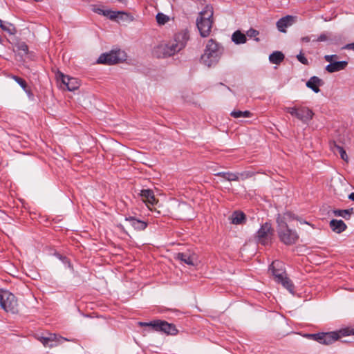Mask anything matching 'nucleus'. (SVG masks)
<instances>
[{
  "label": "nucleus",
  "mask_w": 354,
  "mask_h": 354,
  "mask_svg": "<svg viewBox=\"0 0 354 354\" xmlns=\"http://www.w3.org/2000/svg\"><path fill=\"white\" fill-rule=\"evenodd\" d=\"M189 36L187 31L176 34L174 39L166 44H161L153 50V55L157 58L170 57L185 48Z\"/></svg>",
  "instance_id": "nucleus-1"
},
{
  "label": "nucleus",
  "mask_w": 354,
  "mask_h": 354,
  "mask_svg": "<svg viewBox=\"0 0 354 354\" xmlns=\"http://www.w3.org/2000/svg\"><path fill=\"white\" fill-rule=\"evenodd\" d=\"M294 219L293 215L290 212H286L283 214H279L277 218V233L279 237L283 243L286 245L294 244L299 236L297 232L290 229L287 225L288 222Z\"/></svg>",
  "instance_id": "nucleus-2"
},
{
  "label": "nucleus",
  "mask_w": 354,
  "mask_h": 354,
  "mask_svg": "<svg viewBox=\"0 0 354 354\" xmlns=\"http://www.w3.org/2000/svg\"><path fill=\"white\" fill-rule=\"evenodd\" d=\"M354 335V328L347 327L339 330L338 332L322 333L317 334H308L307 337L317 342L329 345L335 342L339 338L344 336Z\"/></svg>",
  "instance_id": "nucleus-3"
},
{
  "label": "nucleus",
  "mask_w": 354,
  "mask_h": 354,
  "mask_svg": "<svg viewBox=\"0 0 354 354\" xmlns=\"http://www.w3.org/2000/svg\"><path fill=\"white\" fill-rule=\"evenodd\" d=\"M222 53L223 50L219 44L214 39H210L205 45L204 54L201 57V59L205 65L210 67L218 62Z\"/></svg>",
  "instance_id": "nucleus-4"
},
{
  "label": "nucleus",
  "mask_w": 354,
  "mask_h": 354,
  "mask_svg": "<svg viewBox=\"0 0 354 354\" xmlns=\"http://www.w3.org/2000/svg\"><path fill=\"white\" fill-rule=\"evenodd\" d=\"M270 270H271L277 282L281 283L291 294H294V286L290 280L287 278L281 262L279 261H273L270 267Z\"/></svg>",
  "instance_id": "nucleus-5"
},
{
  "label": "nucleus",
  "mask_w": 354,
  "mask_h": 354,
  "mask_svg": "<svg viewBox=\"0 0 354 354\" xmlns=\"http://www.w3.org/2000/svg\"><path fill=\"white\" fill-rule=\"evenodd\" d=\"M213 15V7L210 4H205L201 10V37L209 35L214 23Z\"/></svg>",
  "instance_id": "nucleus-6"
},
{
  "label": "nucleus",
  "mask_w": 354,
  "mask_h": 354,
  "mask_svg": "<svg viewBox=\"0 0 354 354\" xmlns=\"http://www.w3.org/2000/svg\"><path fill=\"white\" fill-rule=\"evenodd\" d=\"M284 110L304 124H308L314 115L313 111L306 106L295 105L292 107H286Z\"/></svg>",
  "instance_id": "nucleus-7"
},
{
  "label": "nucleus",
  "mask_w": 354,
  "mask_h": 354,
  "mask_svg": "<svg viewBox=\"0 0 354 354\" xmlns=\"http://www.w3.org/2000/svg\"><path fill=\"white\" fill-rule=\"evenodd\" d=\"M0 306L7 313L18 312V304L15 296L8 290H0Z\"/></svg>",
  "instance_id": "nucleus-8"
},
{
  "label": "nucleus",
  "mask_w": 354,
  "mask_h": 354,
  "mask_svg": "<svg viewBox=\"0 0 354 354\" xmlns=\"http://www.w3.org/2000/svg\"><path fill=\"white\" fill-rule=\"evenodd\" d=\"M273 236V230L270 223H265L257 231L256 239L258 243L262 245H268L271 242Z\"/></svg>",
  "instance_id": "nucleus-9"
},
{
  "label": "nucleus",
  "mask_w": 354,
  "mask_h": 354,
  "mask_svg": "<svg viewBox=\"0 0 354 354\" xmlns=\"http://www.w3.org/2000/svg\"><path fill=\"white\" fill-rule=\"evenodd\" d=\"M122 53L120 50H112L108 53L102 54L98 59L97 63L99 64H114L119 62L122 57L120 55Z\"/></svg>",
  "instance_id": "nucleus-10"
},
{
  "label": "nucleus",
  "mask_w": 354,
  "mask_h": 354,
  "mask_svg": "<svg viewBox=\"0 0 354 354\" xmlns=\"http://www.w3.org/2000/svg\"><path fill=\"white\" fill-rule=\"evenodd\" d=\"M153 330L156 331H162L168 335H175L177 330L174 325L169 324L165 321L157 320L153 324Z\"/></svg>",
  "instance_id": "nucleus-11"
},
{
  "label": "nucleus",
  "mask_w": 354,
  "mask_h": 354,
  "mask_svg": "<svg viewBox=\"0 0 354 354\" xmlns=\"http://www.w3.org/2000/svg\"><path fill=\"white\" fill-rule=\"evenodd\" d=\"M40 341L44 346L52 348L57 346L58 344L62 343L64 341H69V339L57 336L56 334H50L48 337H42Z\"/></svg>",
  "instance_id": "nucleus-12"
},
{
  "label": "nucleus",
  "mask_w": 354,
  "mask_h": 354,
  "mask_svg": "<svg viewBox=\"0 0 354 354\" xmlns=\"http://www.w3.org/2000/svg\"><path fill=\"white\" fill-rule=\"evenodd\" d=\"M59 77L60 78L62 83L66 86L67 90L70 91H73L77 89L80 86V83L76 78L65 75L62 73L59 74Z\"/></svg>",
  "instance_id": "nucleus-13"
},
{
  "label": "nucleus",
  "mask_w": 354,
  "mask_h": 354,
  "mask_svg": "<svg viewBox=\"0 0 354 354\" xmlns=\"http://www.w3.org/2000/svg\"><path fill=\"white\" fill-rule=\"evenodd\" d=\"M140 196L142 200L147 204L148 207L152 210L149 205H153L158 202L154 196L153 192L151 189H143L141 191Z\"/></svg>",
  "instance_id": "nucleus-14"
},
{
  "label": "nucleus",
  "mask_w": 354,
  "mask_h": 354,
  "mask_svg": "<svg viewBox=\"0 0 354 354\" xmlns=\"http://www.w3.org/2000/svg\"><path fill=\"white\" fill-rule=\"evenodd\" d=\"M348 65L346 61H337L330 62L326 66V71L328 73H335L344 70Z\"/></svg>",
  "instance_id": "nucleus-15"
},
{
  "label": "nucleus",
  "mask_w": 354,
  "mask_h": 354,
  "mask_svg": "<svg viewBox=\"0 0 354 354\" xmlns=\"http://www.w3.org/2000/svg\"><path fill=\"white\" fill-rule=\"evenodd\" d=\"M293 17L287 15L282 17L277 22V27L280 32H286V29L290 26L293 24Z\"/></svg>",
  "instance_id": "nucleus-16"
},
{
  "label": "nucleus",
  "mask_w": 354,
  "mask_h": 354,
  "mask_svg": "<svg viewBox=\"0 0 354 354\" xmlns=\"http://www.w3.org/2000/svg\"><path fill=\"white\" fill-rule=\"evenodd\" d=\"M125 220L136 230H144L147 223L145 221L137 219L133 216L126 217Z\"/></svg>",
  "instance_id": "nucleus-17"
},
{
  "label": "nucleus",
  "mask_w": 354,
  "mask_h": 354,
  "mask_svg": "<svg viewBox=\"0 0 354 354\" xmlns=\"http://www.w3.org/2000/svg\"><path fill=\"white\" fill-rule=\"evenodd\" d=\"M322 81L318 77H311L309 80L306 82V86L312 89L315 93H319V87L322 85Z\"/></svg>",
  "instance_id": "nucleus-18"
},
{
  "label": "nucleus",
  "mask_w": 354,
  "mask_h": 354,
  "mask_svg": "<svg viewBox=\"0 0 354 354\" xmlns=\"http://www.w3.org/2000/svg\"><path fill=\"white\" fill-rule=\"evenodd\" d=\"M330 227L331 230L336 233H341L346 228V225L343 221L337 219L330 221Z\"/></svg>",
  "instance_id": "nucleus-19"
},
{
  "label": "nucleus",
  "mask_w": 354,
  "mask_h": 354,
  "mask_svg": "<svg viewBox=\"0 0 354 354\" xmlns=\"http://www.w3.org/2000/svg\"><path fill=\"white\" fill-rule=\"evenodd\" d=\"M231 39L236 45L243 44L247 41L245 35L239 30L233 32Z\"/></svg>",
  "instance_id": "nucleus-20"
},
{
  "label": "nucleus",
  "mask_w": 354,
  "mask_h": 354,
  "mask_svg": "<svg viewBox=\"0 0 354 354\" xmlns=\"http://www.w3.org/2000/svg\"><path fill=\"white\" fill-rule=\"evenodd\" d=\"M216 175L227 181H238L239 180V176H243V174H239L232 172H218Z\"/></svg>",
  "instance_id": "nucleus-21"
},
{
  "label": "nucleus",
  "mask_w": 354,
  "mask_h": 354,
  "mask_svg": "<svg viewBox=\"0 0 354 354\" xmlns=\"http://www.w3.org/2000/svg\"><path fill=\"white\" fill-rule=\"evenodd\" d=\"M230 220L233 224H241L245 221V214L241 212H234L231 215Z\"/></svg>",
  "instance_id": "nucleus-22"
},
{
  "label": "nucleus",
  "mask_w": 354,
  "mask_h": 354,
  "mask_svg": "<svg viewBox=\"0 0 354 354\" xmlns=\"http://www.w3.org/2000/svg\"><path fill=\"white\" fill-rule=\"evenodd\" d=\"M284 59V55L281 52L275 51L269 56V60L272 64H278Z\"/></svg>",
  "instance_id": "nucleus-23"
},
{
  "label": "nucleus",
  "mask_w": 354,
  "mask_h": 354,
  "mask_svg": "<svg viewBox=\"0 0 354 354\" xmlns=\"http://www.w3.org/2000/svg\"><path fill=\"white\" fill-rule=\"evenodd\" d=\"M95 12L104 16H108L111 19H115L118 17V15L124 13L120 11L115 12L111 10H104L102 9H97Z\"/></svg>",
  "instance_id": "nucleus-24"
},
{
  "label": "nucleus",
  "mask_w": 354,
  "mask_h": 354,
  "mask_svg": "<svg viewBox=\"0 0 354 354\" xmlns=\"http://www.w3.org/2000/svg\"><path fill=\"white\" fill-rule=\"evenodd\" d=\"M353 212V208L348 209H337L333 211V214L335 216L342 217L346 219L349 218Z\"/></svg>",
  "instance_id": "nucleus-25"
},
{
  "label": "nucleus",
  "mask_w": 354,
  "mask_h": 354,
  "mask_svg": "<svg viewBox=\"0 0 354 354\" xmlns=\"http://www.w3.org/2000/svg\"><path fill=\"white\" fill-rule=\"evenodd\" d=\"M0 28L3 30L7 32L8 34H10L11 35H14L17 32V29H16L15 26L11 23H8V22L3 23L2 21V26H0Z\"/></svg>",
  "instance_id": "nucleus-26"
},
{
  "label": "nucleus",
  "mask_w": 354,
  "mask_h": 354,
  "mask_svg": "<svg viewBox=\"0 0 354 354\" xmlns=\"http://www.w3.org/2000/svg\"><path fill=\"white\" fill-rule=\"evenodd\" d=\"M231 116H232L234 118H250L252 115V113L249 111H233L230 113Z\"/></svg>",
  "instance_id": "nucleus-27"
},
{
  "label": "nucleus",
  "mask_w": 354,
  "mask_h": 354,
  "mask_svg": "<svg viewBox=\"0 0 354 354\" xmlns=\"http://www.w3.org/2000/svg\"><path fill=\"white\" fill-rule=\"evenodd\" d=\"M176 258L179 259L181 261L185 262V263L188 265L193 264L192 258L185 253H178L176 254Z\"/></svg>",
  "instance_id": "nucleus-28"
},
{
  "label": "nucleus",
  "mask_w": 354,
  "mask_h": 354,
  "mask_svg": "<svg viewBox=\"0 0 354 354\" xmlns=\"http://www.w3.org/2000/svg\"><path fill=\"white\" fill-rule=\"evenodd\" d=\"M17 50L20 52L21 56L26 55L28 53V46L24 42L19 43L17 46Z\"/></svg>",
  "instance_id": "nucleus-29"
},
{
  "label": "nucleus",
  "mask_w": 354,
  "mask_h": 354,
  "mask_svg": "<svg viewBox=\"0 0 354 354\" xmlns=\"http://www.w3.org/2000/svg\"><path fill=\"white\" fill-rule=\"evenodd\" d=\"M156 21L158 24L163 25L169 21V17L162 13H158L156 15Z\"/></svg>",
  "instance_id": "nucleus-30"
},
{
  "label": "nucleus",
  "mask_w": 354,
  "mask_h": 354,
  "mask_svg": "<svg viewBox=\"0 0 354 354\" xmlns=\"http://www.w3.org/2000/svg\"><path fill=\"white\" fill-rule=\"evenodd\" d=\"M12 78L21 86L24 91H26L27 84L24 79L15 75H13Z\"/></svg>",
  "instance_id": "nucleus-31"
},
{
  "label": "nucleus",
  "mask_w": 354,
  "mask_h": 354,
  "mask_svg": "<svg viewBox=\"0 0 354 354\" xmlns=\"http://www.w3.org/2000/svg\"><path fill=\"white\" fill-rule=\"evenodd\" d=\"M335 148L337 151L340 154L341 158L344 160H347L348 156L344 149L339 146H335Z\"/></svg>",
  "instance_id": "nucleus-32"
},
{
  "label": "nucleus",
  "mask_w": 354,
  "mask_h": 354,
  "mask_svg": "<svg viewBox=\"0 0 354 354\" xmlns=\"http://www.w3.org/2000/svg\"><path fill=\"white\" fill-rule=\"evenodd\" d=\"M297 59L299 62L304 65L308 64V61L307 58L304 56V55L301 52L299 54L297 55Z\"/></svg>",
  "instance_id": "nucleus-33"
},
{
  "label": "nucleus",
  "mask_w": 354,
  "mask_h": 354,
  "mask_svg": "<svg viewBox=\"0 0 354 354\" xmlns=\"http://www.w3.org/2000/svg\"><path fill=\"white\" fill-rule=\"evenodd\" d=\"M328 39V37L326 33H322L314 41L322 42L326 41Z\"/></svg>",
  "instance_id": "nucleus-34"
},
{
  "label": "nucleus",
  "mask_w": 354,
  "mask_h": 354,
  "mask_svg": "<svg viewBox=\"0 0 354 354\" xmlns=\"http://www.w3.org/2000/svg\"><path fill=\"white\" fill-rule=\"evenodd\" d=\"M337 58V55H327L324 56V59L329 63L335 62L334 59Z\"/></svg>",
  "instance_id": "nucleus-35"
},
{
  "label": "nucleus",
  "mask_w": 354,
  "mask_h": 354,
  "mask_svg": "<svg viewBox=\"0 0 354 354\" xmlns=\"http://www.w3.org/2000/svg\"><path fill=\"white\" fill-rule=\"evenodd\" d=\"M247 35L250 37H256L259 35V32L254 29L251 28L247 32Z\"/></svg>",
  "instance_id": "nucleus-36"
},
{
  "label": "nucleus",
  "mask_w": 354,
  "mask_h": 354,
  "mask_svg": "<svg viewBox=\"0 0 354 354\" xmlns=\"http://www.w3.org/2000/svg\"><path fill=\"white\" fill-rule=\"evenodd\" d=\"M138 324L140 326H151L153 329V324H155V321L150 322H139Z\"/></svg>",
  "instance_id": "nucleus-37"
},
{
  "label": "nucleus",
  "mask_w": 354,
  "mask_h": 354,
  "mask_svg": "<svg viewBox=\"0 0 354 354\" xmlns=\"http://www.w3.org/2000/svg\"><path fill=\"white\" fill-rule=\"evenodd\" d=\"M344 49L354 50V42L348 44L343 47Z\"/></svg>",
  "instance_id": "nucleus-38"
},
{
  "label": "nucleus",
  "mask_w": 354,
  "mask_h": 354,
  "mask_svg": "<svg viewBox=\"0 0 354 354\" xmlns=\"http://www.w3.org/2000/svg\"><path fill=\"white\" fill-rule=\"evenodd\" d=\"M301 40L304 42H309L310 41V37H304L301 39Z\"/></svg>",
  "instance_id": "nucleus-39"
},
{
  "label": "nucleus",
  "mask_w": 354,
  "mask_h": 354,
  "mask_svg": "<svg viewBox=\"0 0 354 354\" xmlns=\"http://www.w3.org/2000/svg\"><path fill=\"white\" fill-rule=\"evenodd\" d=\"M348 198L353 201H354V192L348 195Z\"/></svg>",
  "instance_id": "nucleus-40"
},
{
  "label": "nucleus",
  "mask_w": 354,
  "mask_h": 354,
  "mask_svg": "<svg viewBox=\"0 0 354 354\" xmlns=\"http://www.w3.org/2000/svg\"><path fill=\"white\" fill-rule=\"evenodd\" d=\"M196 26L199 29V26H201V24H199V17L196 18Z\"/></svg>",
  "instance_id": "nucleus-41"
},
{
  "label": "nucleus",
  "mask_w": 354,
  "mask_h": 354,
  "mask_svg": "<svg viewBox=\"0 0 354 354\" xmlns=\"http://www.w3.org/2000/svg\"><path fill=\"white\" fill-rule=\"evenodd\" d=\"M196 26L199 29V26H201V24H199V17L196 18Z\"/></svg>",
  "instance_id": "nucleus-42"
},
{
  "label": "nucleus",
  "mask_w": 354,
  "mask_h": 354,
  "mask_svg": "<svg viewBox=\"0 0 354 354\" xmlns=\"http://www.w3.org/2000/svg\"><path fill=\"white\" fill-rule=\"evenodd\" d=\"M200 1H201V5H203V2H204V3H205V2H206V1H205V0H200Z\"/></svg>",
  "instance_id": "nucleus-43"
},
{
  "label": "nucleus",
  "mask_w": 354,
  "mask_h": 354,
  "mask_svg": "<svg viewBox=\"0 0 354 354\" xmlns=\"http://www.w3.org/2000/svg\"><path fill=\"white\" fill-rule=\"evenodd\" d=\"M118 227H120V229H123V226L122 225H120V224L118 225Z\"/></svg>",
  "instance_id": "nucleus-44"
},
{
  "label": "nucleus",
  "mask_w": 354,
  "mask_h": 354,
  "mask_svg": "<svg viewBox=\"0 0 354 354\" xmlns=\"http://www.w3.org/2000/svg\"><path fill=\"white\" fill-rule=\"evenodd\" d=\"M2 26V20L0 19V26Z\"/></svg>",
  "instance_id": "nucleus-45"
}]
</instances>
